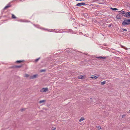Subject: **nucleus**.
Masks as SVG:
<instances>
[{"label":"nucleus","instance_id":"5","mask_svg":"<svg viewBox=\"0 0 130 130\" xmlns=\"http://www.w3.org/2000/svg\"><path fill=\"white\" fill-rule=\"evenodd\" d=\"M11 6V5L10 4H8L4 8V9H5L7 8H9Z\"/></svg>","mask_w":130,"mask_h":130},{"label":"nucleus","instance_id":"12","mask_svg":"<svg viewBox=\"0 0 130 130\" xmlns=\"http://www.w3.org/2000/svg\"><path fill=\"white\" fill-rule=\"evenodd\" d=\"M12 19H16V17L13 14H12Z\"/></svg>","mask_w":130,"mask_h":130},{"label":"nucleus","instance_id":"2","mask_svg":"<svg viewBox=\"0 0 130 130\" xmlns=\"http://www.w3.org/2000/svg\"><path fill=\"white\" fill-rule=\"evenodd\" d=\"M76 51L74 50H72L71 49L67 48L66 50V53H75Z\"/></svg>","mask_w":130,"mask_h":130},{"label":"nucleus","instance_id":"23","mask_svg":"<svg viewBox=\"0 0 130 130\" xmlns=\"http://www.w3.org/2000/svg\"><path fill=\"white\" fill-rule=\"evenodd\" d=\"M82 5H87L86 4H85L84 3H82Z\"/></svg>","mask_w":130,"mask_h":130},{"label":"nucleus","instance_id":"22","mask_svg":"<svg viewBox=\"0 0 130 130\" xmlns=\"http://www.w3.org/2000/svg\"><path fill=\"white\" fill-rule=\"evenodd\" d=\"M97 128L98 129H101V127L100 126H98V127H97Z\"/></svg>","mask_w":130,"mask_h":130},{"label":"nucleus","instance_id":"15","mask_svg":"<svg viewBox=\"0 0 130 130\" xmlns=\"http://www.w3.org/2000/svg\"><path fill=\"white\" fill-rule=\"evenodd\" d=\"M93 76V77H91V78H93V79H95L98 77H96V76Z\"/></svg>","mask_w":130,"mask_h":130},{"label":"nucleus","instance_id":"30","mask_svg":"<svg viewBox=\"0 0 130 130\" xmlns=\"http://www.w3.org/2000/svg\"><path fill=\"white\" fill-rule=\"evenodd\" d=\"M128 112L129 113H130V110H129L128 111Z\"/></svg>","mask_w":130,"mask_h":130},{"label":"nucleus","instance_id":"6","mask_svg":"<svg viewBox=\"0 0 130 130\" xmlns=\"http://www.w3.org/2000/svg\"><path fill=\"white\" fill-rule=\"evenodd\" d=\"M22 66V65H19V66H14V68H20Z\"/></svg>","mask_w":130,"mask_h":130},{"label":"nucleus","instance_id":"29","mask_svg":"<svg viewBox=\"0 0 130 130\" xmlns=\"http://www.w3.org/2000/svg\"><path fill=\"white\" fill-rule=\"evenodd\" d=\"M24 110H23V109H21V111H23Z\"/></svg>","mask_w":130,"mask_h":130},{"label":"nucleus","instance_id":"32","mask_svg":"<svg viewBox=\"0 0 130 130\" xmlns=\"http://www.w3.org/2000/svg\"><path fill=\"white\" fill-rule=\"evenodd\" d=\"M100 57H102V56H100Z\"/></svg>","mask_w":130,"mask_h":130},{"label":"nucleus","instance_id":"1","mask_svg":"<svg viewBox=\"0 0 130 130\" xmlns=\"http://www.w3.org/2000/svg\"><path fill=\"white\" fill-rule=\"evenodd\" d=\"M130 19L124 21L123 23L122 24L123 25H129L130 24Z\"/></svg>","mask_w":130,"mask_h":130},{"label":"nucleus","instance_id":"28","mask_svg":"<svg viewBox=\"0 0 130 130\" xmlns=\"http://www.w3.org/2000/svg\"><path fill=\"white\" fill-rule=\"evenodd\" d=\"M124 48L126 50H127L128 49L127 48H125V47Z\"/></svg>","mask_w":130,"mask_h":130},{"label":"nucleus","instance_id":"13","mask_svg":"<svg viewBox=\"0 0 130 130\" xmlns=\"http://www.w3.org/2000/svg\"><path fill=\"white\" fill-rule=\"evenodd\" d=\"M120 12L122 13V14L123 15H124L125 13L126 12H125L123 10H121Z\"/></svg>","mask_w":130,"mask_h":130},{"label":"nucleus","instance_id":"4","mask_svg":"<svg viewBox=\"0 0 130 130\" xmlns=\"http://www.w3.org/2000/svg\"><path fill=\"white\" fill-rule=\"evenodd\" d=\"M48 90V89L47 88H43L40 90V91L41 92H46Z\"/></svg>","mask_w":130,"mask_h":130},{"label":"nucleus","instance_id":"18","mask_svg":"<svg viewBox=\"0 0 130 130\" xmlns=\"http://www.w3.org/2000/svg\"><path fill=\"white\" fill-rule=\"evenodd\" d=\"M111 9L112 10H117L118 9L116 8H111Z\"/></svg>","mask_w":130,"mask_h":130},{"label":"nucleus","instance_id":"21","mask_svg":"<svg viewBox=\"0 0 130 130\" xmlns=\"http://www.w3.org/2000/svg\"><path fill=\"white\" fill-rule=\"evenodd\" d=\"M97 58L100 59H105L106 57H97Z\"/></svg>","mask_w":130,"mask_h":130},{"label":"nucleus","instance_id":"8","mask_svg":"<svg viewBox=\"0 0 130 130\" xmlns=\"http://www.w3.org/2000/svg\"><path fill=\"white\" fill-rule=\"evenodd\" d=\"M24 61L23 60H17L16 61V62L17 63H19L21 62H22Z\"/></svg>","mask_w":130,"mask_h":130},{"label":"nucleus","instance_id":"24","mask_svg":"<svg viewBox=\"0 0 130 130\" xmlns=\"http://www.w3.org/2000/svg\"><path fill=\"white\" fill-rule=\"evenodd\" d=\"M56 129V127H52L51 128V129L52 130H55Z\"/></svg>","mask_w":130,"mask_h":130},{"label":"nucleus","instance_id":"31","mask_svg":"<svg viewBox=\"0 0 130 130\" xmlns=\"http://www.w3.org/2000/svg\"><path fill=\"white\" fill-rule=\"evenodd\" d=\"M90 99H92V98H90Z\"/></svg>","mask_w":130,"mask_h":130},{"label":"nucleus","instance_id":"27","mask_svg":"<svg viewBox=\"0 0 130 130\" xmlns=\"http://www.w3.org/2000/svg\"><path fill=\"white\" fill-rule=\"evenodd\" d=\"M121 47H122L124 48L125 47L123 46H121Z\"/></svg>","mask_w":130,"mask_h":130},{"label":"nucleus","instance_id":"11","mask_svg":"<svg viewBox=\"0 0 130 130\" xmlns=\"http://www.w3.org/2000/svg\"><path fill=\"white\" fill-rule=\"evenodd\" d=\"M76 6H82V3H78L77 4Z\"/></svg>","mask_w":130,"mask_h":130},{"label":"nucleus","instance_id":"14","mask_svg":"<svg viewBox=\"0 0 130 130\" xmlns=\"http://www.w3.org/2000/svg\"><path fill=\"white\" fill-rule=\"evenodd\" d=\"M106 83V82L105 81H104L103 82H101V85H103L105 84Z\"/></svg>","mask_w":130,"mask_h":130},{"label":"nucleus","instance_id":"26","mask_svg":"<svg viewBox=\"0 0 130 130\" xmlns=\"http://www.w3.org/2000/svg\"><path fill=\"white\" fill-rule=\"evenodd\" d=\"M123 31H127V30L126 29H123Z\"/></svg>","mask_w":130,"mask_h":130},{"label":"nucleus","instance_id":"17","mask_svg":"<svg viewBox=\"0 0 130 130\" xmlns=\"http://www.w3.org/2000/svg\"><path fill=\"white\" fill-rule=\"evenodd\" d=\"M45 100H42L40 101H39V103H41L43 102H45Z\"/></svg>","mask_w":130,"mask_h":130},{"label":"nucleus","instance_id":"20","mask_svg":"<svg viewBox=\"0 0 130 130\" xmlns=\"http://www.w3.org/2000/svg\"><path fill=\"white\" fill-rule=\"evenodd\" d=\"M45 70H40V72H45Z\"/></svg>","mask_w":130,"mask_h":130},{"label":"nucleus","instance_id":"16","mask_svg":"<svg viewBox=\"0 0 130 130\" xmlns=\"http://www.w3.org/2000/svg\"><path fill=\"white\" fill-rule=\"evenodd\" d=\"M29 75L28 74H25L24 77H29Z\"/></svg>","mask_w":130,"mask_h":130},{"label":"nucleus","instance_id":"3","mask_svg":"<svg viewBox=\"0 0 130 130\" xmlns=\"http://www.w3.org/2000/svg\"><path fill=\"white\" fill-rule=\"evenodd\" d=\"M123 15L126 17L130 18V12H126Z\"/></svg>","mask_w":130,"mask_h":130},{"label":"nucleus","instance_id":"9","mask_svg":"<svg viewBox=\"0 0 130 130\" xmlns=\"http://www.w3.org/2000/svg\"><path fill=\"white\" fill-rule=\"evenodd\" d=\"M84 76L83 75H80L78 76V78L79 79H81L83 78Z\"/></svg>","mask_w":130,"mask_h":130},{"label":"nucleus","instance_id":"19","mask_svg":"<svg viewBox=\"0 0 130 130\" xmlns=\"http://www.w3.org/2000/svg\"><path fill=\"white\" fill-rule=\"evenodd\" d=\"M40 59V58H38L37 59H36L35 60V62H37Z\"/></svg>","mask_w":130,"mask_h":130},{"label":"nucleus","instance_id":"25","mask_svg":"<svg viewBox=\"0 0 130 130\" xmlns=\"http://www.w3.org/2000/svg\"><path fill=\"white\" fill-rule=\"evenodd\" d=\"M125 116V115H122V118H123Z\"/></svg>","mask_w":130,"mask_h":130},{"label":"nucleus","instance_id":"7","mask_svg":"<svg viewBox=\"0 0 130 130\" xmlns=\"http://www.w3.org/2000/svg\"><path fill=\"white\" fill-rule=\"evenodd\" d=\"M37 75H34L33 76H31L30 77L31 79H33L34 78H36L37 76Z\"/></svg>","mask_w":130,"mask_h":130},{"label":"nucleus","instance_id":"10","mask_svg":"<svg viewBox=\"0 0 130 130\" xmlns=\"http://www.w3.org/2000/svg\"><path fill=\"white\" fill-rule=\"evenodd\" d=\"M84 119V118L83 117H81V118L80 120H79V122H80L81 121L83 120Z\"/></svg>","mask_w":130,"mask_h":130}]
</instances>
